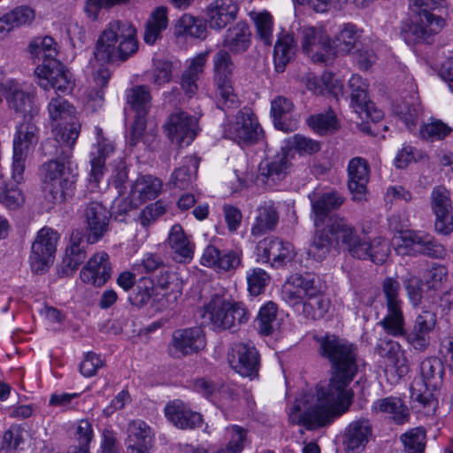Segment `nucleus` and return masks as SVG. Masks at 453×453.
Returning a JSON list of instances; mask_svg holds the SVG:
<instances>
[{
	"label": "nucleus",
	"mask_w": 453,
	"mask_h": 453,
	"mask_svg": "<svg viewBox=\"0 0 453 453\" xmlns=\"http://www.w3.org/2000/svg\"><path fill=\"white\" fill-rule=\"evenodd\" d=\"M314 339L319 355L330 364L329 381L297 399L288 413L292 423L302 424L307 429L330 424L349 410L354 397L349 385L358 371L353 344L335 334Z\"/></svg>",
	"instance_id": "nucleus-1"
},
{
	"label": "nucleus",
	"mask_w": 453,
	"mask_h": 453,
	"mask_svg": "<svg viewBox=\"0 0 453 453\" xmlns=\"http://www.w3.org/2000/svg\"><path fill=\"white\" fill-rule=\"evenodd\" d=\"M138 50L134 26L126 20L109 22L100 34L94 56L103 63L126 61Z\"/></svg>",
	"instance_id": "nucleus-2"
},
{
	"label": "nucleus",
	"mask_w": 453,
	"mask_h": 453,
	"mask_svg": "<svg viewBox=\"0 0 453 453\" xmlns=\"http://www.w3.org/2000/svg\"><path fill=\"white\" fill-rule=\"evenodd\" d=\"M202 317L215 329L236 331L248 323L250 312L243 303L216 294L204 303Z\"/></svg>",
	"instance_id": "nucleus-3"
},
{
	"label": "nucleus",
	"mask_w": 453,
	"mask_h": 453,
	"mask_svg": "<svg viewBox=\"0 0 453 453\" xmlns=\"http://www.w3.org/2000/svg\"><path fill=\"white\" fill-rule=\"evenodd\" d=\"M48 111L52 121L59 122L53 127V142L63 143L61 151H57V155L64 158L71 157L81 130V125L75 120L74 108L65 98L56 96L50 99Z\"/></svg>",
	"instance_id": "nucleus-4"
},
{
	"label": "nucleus",
	"mask_w": 453,
	"mask_h": 453,
	"mask_svg": "<svg viewBox=\"0 0 453 453\" xmlns=\"http://www.w3.org/2000/svg\"><path fill=\"white\" fill-rule=\"evenodd\" d=\"M58 144V147L54 152L57 158L45 162L40 168L43 189L54 203H61L72 196L75 183L74 175L65 167L71 157L64 158L63 156L57 155V151L59 153L63 146V143Z\"/></svg>",
	"instance_id": "nucleus-5"
},
{
	"label": "nucleus",
	"mask_w": 453,
	"mask_h": 453,
	"mask_svg": "<svg viewBox=\"0 0 453 453\" xmlns=\"http://www.w3.org/2000/svg\"><path fill=\"white\" fill-rule=\"evenodd\" d=\"M213 88L217 104L220 109L236 107L238 100L233 87L234 64L230 54L224 49L213 56Z\"/></svg>",
	"instance_id": "nucleus-6"
},
{
	"label": "nucleus",
	"mask_w": 453,
	"mask_h": 453,
	"mask_svg": "<svg viewBox=\"0 0 453 453\" xmlns=\"http://www.w3.org/2000/svg\"><path fill=\"white\" fill-rule=\"evenodd\" d=\"M39 141L38 128L30 120H25L17 127L13 138L12 179L20 183L24 179L27 155L34 150Z\"/></svg>",
	"instance_id": "nucleus-7"
},
{
	"label": "nucleus",
	"mask_w": 453,
	"mask_h": 453,
	"mask_svg": "<svg viewBox=\"0 0 453 453\" xmlns=\"http://www.w3.org/2000/svg\"><path fill=\"white\" fill-rule=\"evenodd\" d=\"M328 227L335 242L344 247L349 255L358 259H367L369 242L363 240L348 219L339 216L328 219Z\"/></svg>",
	"instance_id": "nucleus-8"
},
{
	"label": "nucleus",
	"mask_w": 453,
	"mask_h": 453,
	"mask_svg": "<svg viewBox=\"0 0 453 453\" xmlns=\"http://www.w3.org/2000/svg\"><path fill=\"white\" fill-rule=\"evenodd\" d=\"M59 234L51 227L40 229L31 246L29 256L30 268L34 273L46 271L53 263Z\"/></svg>",
	"instance_id": "nucleus-9"
},
{
	"label": "nucleus",
	"mask_w": 453,
	"mask_h": 453,
	"mask_svg": "<svg viewBox=\"0 0 453 453\" xmlns=\"http://www.w3.org/2000/svg\"><path fill=\"white\" fill-rule=\"evenodd\" d=\"M1 91L9 109L23 115L24 119H32L39 113L35 103V93L27 89L23 84L15 81H7L1 85Z\"/></svg>",
	"instance_id": "nucleus-10"
},
{
	"label": "nucleus",
	"mask_w": 453,
	"mask_h": 453,
	"mask_svg": "<svg viewBox=\"0 0 453 453\" xmlns=\"http://www.w3.org/2000/svg\"><path fill=\"white\" fill-rule=\"evenodd\" d=\"M35 73L38 79V86L45 90L53 88L61 93H70L74 87L72 73L58 61L38 65Z\"/></svg>",
	"instance_id": "nucleus-11"
},
{
	"label": "nucleus",
	"mask_w": 453,
	"mask_h": 453,
	"mask_svg": "<svg viewBox=\"0 0 453 453\" xmlns=\"http://www.w3.org/2000/svg\"><path fill=\"white\" fill-rule=\"evenodd\" d=\"M163 128L172 142L188 146L197 134V119L182 111H176L169 115Z\"/></svg>",
	"instance_id": "nucleus-12"
},
{
	"label": "nucleus",
	"mask_w": 453,
	"mask_h": 453,
	"mask_svg": "<svg viewBox=\"0 0 453 453\" xmlns=\"http://www.w3.org/2000/svg\"><path fill=\"white\" fill-rule=\"evenodd\" d=\"M224 135L240 145H245L257 142L262 129L252 113L244 110L238 111L234 120L226 125Z\"/></svg>",
	"instance_id": "nucleus-13"
},
{
	"label": "nucleus",
	"mask_w": 453,
	"mask_h": 453,
	"mask_svg": "<svg viewBox=\"0 0 453 453\" xmlns=\"http://www.w3.org/2000/svg\"><path fill=\"white\" fill-rule=\"evenodd\" d=\"M303 50L315 63H326L333 56L331 39L321 27H304L301 29Z\"/></svg>",
	"instance_id": "nucleus-14"
},
{
	"label": "nucleus",
	"mask_w": 453,
	"mask_h": 453,
	"mask_svg": "<svg viewBox=\"0 0 453 453\" xmlns=\"http://www.w3.org/2000/svg\"><path fill=\"white\" fill-rule=\"evenodd\" d=\"M369 84L358 74H353L349 80L350 106L361 119L377 121L382 118V111L375 107L368 93Z\"/></svg>",
	"instance_id": "nucleus-15"
},
{
	"label": "nucleus",
	"mask_w": 453,
	"mask_h": 453,
	"mask_svg": "<svg viewBox=\"0 0 453 453\" xmlns=\"http://www.w3.org/2000/svg\"><path fill=\"white\" fill-rule=\"evenodd\" d=\"M320 290L319 279L315 275L296 273L288 280L283 295L286 301L295 306L304 303L311 297H316Z\"/></svg>",
	"instance_id": "nucleus-16"
},
{
	"label": "nucleus",
	"mask_w": 453,
	"mask_h": 453,
	"mask_svg": "<svg viewBox=\"0 0 453 453\" xmlns=\"http://www.w3.org/2000/svg\"><path fill=\"white\" fill-rule=\"evenodd\" d=\"M228 362L233 370L242 377L254 379L258 375L259 354L251 343H235L228 354Z\"/></svg>",
	"instance_id": "nucleus-17"
},
{
	"label": "nucleus",
	"mask_w": 453,
	"mask_h": 453,
	"mask_svg": "<svg viewBox=\"0 0 453 453\" xmlns=\"http://www.w3.org/2000/svg\"><path fill=\"white\" fill-rule=\"evenodd\" d=\"M81 218L88 232V242H98L109 230L111 212L100 202L90 201L85 203Z\"/></svg>",
	"instance_id": "nucleus-18"
},
{
	"label": "nucleus",
	"mask_w": 453,
	"mask_h": 453,
	"mask_svg": "<svg viewBox=\"0 0 453 453\" xmlns=\"http://www.w3.org/2000/svg\"><path fill=\"white\" fill-rule=\"evenodd\" d=\"M257 255L260 261L280 267L291 262L295 257L293 245L277 237H266L257 245Z\"/></svg>",
	"instance_id": "nucleus-19"
},
{
	"label": "nucleus",
	"mask_w": 453,
	"mask_h": 453,
	"mask_svg": "<svg viewBox=\"0 0 453 453\" xmlns=\"http://www.w3.org/2000/svg\"><path fill=\"white\" fill-rule=\"evenodd\" d=\"M431 205L436 218V231L443 234H449L453 230L449 191L442 186L434 188L431 194Z\"/></svg>",
	"instance_id": "nucleus-20"
},
{
	"label": "nucleus",
	"mask_w": 453,
	"mask_h": 453,
	"mask_svg": "<svg viewBox=\"0 0 453 453\" xmlns=\"http://www.w3.org/2000/svg\"><path fill=\"white\" fill-rule=\"evenodd\" d=\"M424 4L425 0H409V19L403 22L401 30L403 40L409 45H416L424 40Z\"/></svg>",
	"instance_id": "nucleus-21"
},
{
	"label": "nucleus",
	"mask_w": 453,
	"mask_h": 453,
	"mask_svg": "<svg viewBox=\"0 0 453 453\" xmlns=\"http://www.w3.org/2000/svg\"><path fill=\"white\" fill-rule=\"evenodd\" d=\"M205 345V336L201 327L177 329L173 333L171 342V346L175 352L171 354L191 355L203 349Z\"/></svg>",
	"instance_id": "nucleus-22"
},
{
	"label": "nucleus",
	"mask_w": 453,
	"mask_h": 453,
	"mask_svg": "<svg viewBox=\"0 0 453 453\" xmlns=\"http://www.w3.org/2000/svg\"><path fill=\"white\" fill-rule=\"evenodd\" d=\"M203 266L218 273L234 271L241 265L242 253L234 250H220L215 246H207L201 257Z\"/></svg>",
	"instance_id": "nucleus-23"
},
{
	"label": "nucleus",
	"mask_w": 453,
	"mask_h": 453,
	"mask_svg": "<svg viewBox=\"0 0 453 453\" xmlns=\"http://www.w3.org/2000/svg\"><path fill=\"white\" fill-rule=\"evenodd\" d=\"M111 273L109 256L106 252L100 251L88 259L81 271L80 278L84 283L101 287L109 280Z\"/></svg>",
	"instance_id": "nucleus-24"
},
{
	"label": "nucleus",
	"mask_w": 453,
	"mask_h": 453,
	"mask_svg": "<svg viewBox=\"0 0 453 453\" xmlns=\"http://www.w3.org/2000/svg\"><path fill=\"white\" fill-rule=\"evenodd\" d=\"M88 242L80 230H73L65 248L61 272L64 275L73 274L87 257Z\"/></svg>",
	"instance_id": "nucleus-25"
},
{
	"label": "nucleus",
	"mask_w": 453,
	"mask_h": 453,
	"mask_svg": "<svg viewBox=\"0 0 453 453\" xmlns=\"http://www.w3.org/2000/svg\"><path fill=\"white\" fill-rule=\"evenodd\" d=\"M165 415L174 426L183 430L199 427L203 422L202 415L180 400L169 402L165 407Z\"/></svg>",
	"instance_id": "nucleus-26"
},
{
	"label": "nucleus",
	"mask_w": 453,
	"mask_h": 453,
	"mask_svg": "<svg viewBox=\"0 0 453 453\" xmlns=\"http://www.w3.org/2000/svg\"><path fill=\"white\" fill-rule=\"evenodd\" d=\"M294 111V104L283 96H279L271 102V115L274 127L285 133L293 132L298 127L299 119Z\"/></svg>",
	"instance_id": "nucleus-27"
},
{
	"label": "nucleus",
	"mask_w": 453,
	"mask_h": 453,
	"mask_svg": "<svg viewBox=\"0 0 453 453\" xmlns=\"http://www.w3.org/2000/svg\"><path fill=\"white\" fill-rule=\"evenodd\" d=\"M370 168L366 159L356 157L348 165V187L353 199L361 201L365 193L369 181Z\"/></svg>",
	"instance_id": "nucleus-28"
},
{
	"label": "nucleus",
	"mask_w": 453,
	"mask_h": 453,
	"mask_svg": "<svg viewBox=\"0 0 453 453\" xmlns=\"http://www.w3.org/2000/svg\"><path fill=\"white\" fill-rule=\"evenodd\" d=\"M291 163L285 152L277 154L271 160L260 163L257 180L267 186H273L288 174Z\"/></svg>",
	"instance_id": "nucleus-29"
},
{
	"label": "nucleus",
	"mask_w": 453,
	"mask_h": 453,
	"mask_svg": "<svg viewBox=\"0 0 453 453\" xmlns=\"http://www.w3.org/2000/svg\"><path fill=\"white\" fill-rule=\"evenodd\" d=\"M153 437L150 427L144 421L130 422L126 440L127 453H149L152 447Z\"/></svg>",
	"instance_id": "nucleus-30"
},
{
	"label": "nucleus",
	"mask_w": 453,
	"mask_h": 453,
	"mask_svg": "<svg viewBox=\"0 0 453 453\" xmlns=\"http://www.w3.org/2000/svg\"><path fill=\"white\" fill-rule=\"evenodd\" d=\"M388 220L390 227L398 232V234L395 235L392 241V245L398 255L411 256L423 252L425 244L422 236L411 230H400L396 224L395 215H392Z\"/></svg>",
	"instance_id": "nucleus-31"
},
{
	"label": "nucleus",
	"mask_w": 453,
	"mask_h": 453,
	"mask_svg": "<svg viewBox=\"0 0 453 453\" xmlns=\"http://www.w3.org/2000/svg\"><path fill=\"white\" fill-rule=\"evenodd\" d=\"M238 6L234 0H216L208 7V22L211 28L222 29L236 18Z\"/></svg>",
	"instance_id": "nucleus-32"
},
{
	"label": "nucleus",
	"mask_w": 453,
	"mask_h": 453,
	"mask_svg": "<svg viewBox=\"0 0 453 453\" xmlns=\"http://www.w3.org/2000/svg\"><path fill=\"white\" fill-rule=\"evenodd\" d=\"M372 435V427L369 420L360 419L349 425L345 434V446L348 452L359 453L368 442Z\"/></svg>",
	"instance_id": "nucleus-33"
},
{
	"label": "nucleus",
	"mask_w": 453,
	"mask_h": 453,
	"mask_svg": "<svg viewBox=\"0 0 453 453\" xmlns=\"http://www.w3.org/2000/svg\"><path fill=\"white\" fill-rule=\"evenodd\" d=\"M430 375L433 382L426 381V390H431L429 396L426 395V415L430 412L435 413L440 404L441 390L442 383L443 365L440 358L433 357L428 359ZM426 374V380H428Z\"/></svg>",
	"instance_id": "nucleus-34"
},
{
	"label": "nucleus",
	"mask_w": 453,
	"mask_h": 453,
	"mask_svg": "<svg viewBox=\"0 0 453 453\" xmlns=\"http://www.w3.org/2000/svg\"><path fill=\"white\" fill-rule=\"evenodd\" d=\"M362 35V30L352 23H344L339 27L338 32L331 41L333 55L350 53L357 46Z\"/></svg>",
	"instance_id": "nucleus-35"
},
{
	"label": "nucleus",
	"mask_w": 453,
	"mask_h": 453,
	"mask_svg": "<svg viewBox=\"0 0 453 453\" xmlns=\"http://www.w3.org/2000/svg\"><path fill=\"white\" fill-rule=\"evenodd\" d=\"M162 188L163 182L160 179L152 175H142L132 185L131 195L134 201L142 203L157 197Z\"/></svg>",
	"instance_id": "nucleus-36"
},
{
	"label": "nucleus",
	"mask_w": 453,
	"mask_h": 453,
	"mask_svg": "<svg viewBox=\"0 0 453 453\" xmlns=\"http://www.w3.org/2000/svg\"><path fill=\"white\" fill-rule=\"evenodd\" d=\"M279 220V215L275 204L272 201L265 202L257 209L255 222L251 227L254 236H261L273 231Z\"/></svg>",
	"instance_id": "nucleus-37"
},
{
	"label": "nucleus",
	"mask_w": 453,
	"mask_h": 453,
	"mask_svg": "<svg viewBox=\"0 0 453 453\" xmlns=\"http://www.w3.org/2000/svg\"><path fill=\"white\" fill-rule=\"evenodd\" d=\"M208 52L196 55L188 61L187 69L181 76L180 87L187 96H193L197 91V80L203 72L207 61Z\"/></svg>",
	"instance_id": "nucleus-38"
},
{
	"label": "nucleus",
	"mask_w": 453,
	"mask_h": 453,
	"mask_svg": "<svg viewBox=\"0 0 453 453\" xmlns=\"http://www.w3.org/2000/svg\"><path fill=\"white\" fill-rule=\"evenodd\" d=\"M168 243L175 254L174 258L178 262H189L193 258L194 245L189 242L181 226L177 224L172 226L168 236Z\"/></svg>",
	"instance_id": "nucleus-39"
},
{
	"label": "nucleus",
	"mask_w": 453,
	"mask_h": 453,
	"mask_svg": "<svg viewBox=\"0 0 453 453\" xmlns=\"http://www.w3.org/2000/svg\"><path fill=\"white\" fill-rule=\"evenodd\" d=\"M344 202V197L336 191L324 193L316 201L312 202L314 214V226L319 227L324 225L332 210L339 208Z\"/></svg>",
	"instance_id": "nucleus-40"
},
{
	"label": "nucleus",
	"mask_w": 453,
	"mask_h": 453,
	"mask_svg": "<svg viewBox=\"0 0 453 453\" xmlns=\"http://www.w3.org/2000/svg\"><path fill=\"white\" fill-rule=\"evenodd\" d=\"M35 18V11L28 6H19L0 18V35L21 26L30 25Z\"/></svg>",
	"instance_id": "nucleus-41"
},
{
	"label": "nucleus",
	"mask_w": 453,
	"mask_h": 453,
	"mask_svg": "<svg viewBox=\"0 0 453 453\" xmlns=\"http://www.w3.org/2000/svg\"><path fill=\"white\" fill-rule=\"evenodd\" d=\"M373 410L388 414L389 418L398 425L405 423L410 417L408 407L401 398L395 396L377 400L373 403Z\"/></svg>",
	"instance_id": "nucleus-42"
},
{
	"label": "nucleus",
	"mask_w": 453,
	"mask_h": 453,
	"mask_svg": "<svg viewBox=\"0 0 453 453\" xmlns=\"http://www.w3.org/2000/svg\"><path fill=\"white\" fill-rule=\"evenodd\" d=\"M168 26L167 9L164 6L156 8L148 19L143 39L148 44H154L157 40L161 38V33L166 29Z\"/></svg>",
	"instance_id": "nucleus-43"
},
{
	"label": "nucleus",
	"mask_w": 453,
	"mask_h": 453,
	"mask_svg": "<svg viewBox=\"0 0 453 453\" xmlns=\"http://www.w3.org/2000/svg\"><path fill=\"white\" fill-rule=\"evenodd\" d=\"M296 55V42L291 35H281L274 46L273 58L275 69L278 73H282L286 65L294 58Z\"/></svg>",
	"instance_id": "nucleus-44"
},
{
	"label": "nucleus",
	"mask_w": 453,
	"mask_h": 453,
	"mask_svg": "<svg viewBox=\"0 0 453 453\" xmlns=\"http://www.w3.org/2000/svg\"><path fill=\"white\" fill-rule=\"evenodd\" d=\"M114 145L106 138L98 137L96 155L92 154L90 181L97 183L104 175V164L106 157L113 153Z\"/></svg>",
	"instance_id": "nucleus-45"
},
{
	"label": "nucleus",
	"mask_w": 453,
	"mask_h": 453,
	"mask_svg": "<svg viewBox=\"0 0 453 453\" xmlns=\"http://www.w3.org/2000/svg\"><path fill=\"white\" fill-rule=\"evenodd\" d=\"M250 35L248 27L238 23L226 31L224 46L234 53L245 51L250 46Z\"/></svg>",
	"instance_id": "nucleus-46"
},
{
	"label": "nucleus",
	"mask_w": 453,
	"mask_h": 453,
	"mask_svg": "<svg viewBox=\"0 0 453 453\" xmlns=\"http://www.w3.org/2000/svg\"><path fill=\"white\" fill-rule=\"evenodd\" d=\"M332 238L334 237L329 231L328 222L326 226L321 225L316 227L312 242L309 248V255L317 261L323 260L330 251Z\"/></svg>",
	"instance_id": "nucleus-47"
},
{
	"label": "nucleus",
	"mask_w": 453,
	"mask_h": 453,
	"mask_svg": "<svg viewBox=\"0 0 453 453\" xmlns=\"http://www.w3.org/2000/svg\"><path fill=\"white\" fill-rule=\"evenodd\" d=\"M387 314L378 323L384 331L394 337L402 336L405 334V321L403 307H386Z\"/></svg>",
	"instance_id": "nucleus-48"
},
{
	"label": "nucleus",
	"mask_w": 453,
	"mask_h": 453,
	"mask_svg": "<svg viewBox=\"0 0 453 453\" xmlns=\"http://www.w3.org/2000/svg\"><path fill=\"white\" fill-rule=\"evenodd\" d=\"M93 438L91 423L88 419L79 420L74 433L76 444L72 445L67 453H89V445Z\"/></svg>",
	"instance_id": "nucleus-49"
},
{
	"label": "nucleus",
	"mask_w": 453,
	"mask_h": 453,
	"mask_svg": "<svg viewBox=\"0 0 453 453\" xmlns=\"http://www.w3.org/2000/svg\"><path fill=\"white\" fill-rule=\"evenodd\" d=\"M150 93L146 86H136L127 94V104L134 109L137 116L144 117L150 107Z\"/></svg>",
	"instance_id": "nucleus-50"
},
{
	"label": "nucleus",
	"mask_w": 453,
	"mask_h": 453,
	"mask_svg": "<svg viewBox=\"0 0 453 453\" xmlns=\"http://www.w3.org/2000/svg\"><path fill=\"white\" fill-rule=\"evenodd\" d=\"M29 50L35 58L43 60L42 64L57 61V43L50 36L35 39L29 43Z\"/></svg>",
	"instance_id": "nucleus-51"
},
{
	"label": "nucleus",
	"mask_w": 453,
	"mask_h": 453,
	"mask_svg": "<svg viewBox=\"0 0 453 453\" xmlns=\"http://www.w3.org/2000/svg\"><path fill=\"white\" fill-rule=\"evenodd\" d=\"M186 164L176 169L171 177L170 183L174 188H188L193 182L198 162L194 157H186Z\"/></svg>",
	"instance_id": "nucleus-52"
},
{
	"label": "nucleus",
	"mask_w": 453,
	"mask_h": 453,
	"mask_svg": "<svg viewBox=\"0 0 453 453\" xmlns=\"http://www.w3.org/2000/svg\"><path fill=\"white\" fill-rule=\"evenodd\" d=\"M330 300L323 296L322 290L316 297H311L303 303V313L310 319L318 320L325 317L330 309Z\"/></svg>",
	"instance_id": "nucleus-53"
},
{
	"label": "nucleus",
	"mask_w": 453,
	"mask_h": 453,
	"mask_svg": "<svg viewBox=\"0 0 453 453\" xmlns=\"http://www.w3.org/2000/svg\"><path fill=\"white\" fill-rule=\"evenodd\" d=\"M246 438L247 431L244 428L237 425L227 427L226 429L227 443L215 453H241L244 448Z\"/></svg>",
	"instance_id": "nucleus-54"
},
{
	"label": "nucleus",
	"mask_w": 453,
	"mask_h": 453,
	"mask_svg": "<svg viewBox=\"0 0 453 453\" xmlns=\"http://www.w3.org/2000/svg\"><path fill=\"white\" fill-rule=\"evenodd\" d=\"M111 73L108 67L101 65L92 73V81L94 85L88 93L89 100L102 103L104 101V88L107 87Z\"/></svg>",
	"instance_id": "nucleus-55"
},
{
	"label": "nucleus",
	"mask_w": 453,
	"mask_h": 453,
	"mask_svg": "<svg viewBox=\"0 0 453 453\" xmlns=\"http://www.w3.org/2000/svg\"><path fill=\"white\" fill-rule=\"evenodd\" d=\"M277 306L268 302L259 310L257 315L258 331L262 335H270L276 329Z\"/></svg>",
	"instance_id": "nucleus-56"
},
{
	"label": "nucleus",
	"mask_w": 453,
	"mask_h": 453,
	"mask_svg": "<svg viewBox=\"0 0 453 453\" xmlns=\"http://www.w3.org/2000/svg\"><path fill=\"white\" fill-rule=\"evenodd\" d=\"M155 283L150 278L142 277L134 286L129 301L133 305L142 307L146 305L154 296Z\"/></svg>",
	"instance_id": "nucleus-57"
},
{
	"label": "nucleus",
	"mask_w": 453,
	"mask_h": 453,
	"mask_svg": "<svg viewBox=\"0 0 453 453\" xmlns=\"http://www.w3.org/2000/svg\"><path fill=\"white\" fill-rule=\"evenodd\" d=\"M180 33L195 38L203 39L206 35V25L203 19L184 14L178 22Z\"/></svg>",
	"instance_id": "nucleus-58"
},
{
	"label": "nucleus",
	"mask_w": 453,
	"mask_h": 453,
	"mask_svg": "<svg viewBox=\"0 0 453 453\" xmlns=\"http://www.w3.org/2000/svg\"><path fill=\"white\" fill-rule=\"evenodd\" d=\"M453 128L440 119L431 117L426 122V139L431 142H442L449 137Z\"/></svg>",
	"instance_id": "nucleus-59"
},
{
	"label": "nucleus",
	"mask_w": 453,
	"mask_h": 453,
	"mask_svg": "<svg viewBox=\"0 0 453 453\" xmlns=\"http://www.w3.org/2000/svg\"><path fill=\"white\" fill-rule=\"evenodd\" d=\"M446 7L426 9V37L438 35L446 26Z\"/></svg>",
	"instance_id": "nucleus-60"
},
{
	"label": "nucleus",
	"mask_w": 453,
	"mask_h": 453,
	"mask_svg": "<svg viewBox=\"0 0 453 453\" xmlns=\"http://www.w3.org/2000/svg\"><path fill=\"white\" fill-rule=\"evenodd\" d=\"M402 441L407 453H424L425 429L415 427L402 435Z\"/></svg>",
	"instance_id": "nucleus-61"
},
{
	"label": "nucleus",
	"mask_w": 453,
	"mask_h": 453,
	"mask_svg": "<svg viewBox=\"0 0 453 453\" xmlns=\"http://www.w3.org/2000/svg\"><path fill=\"white\" fill-rule=\"evenodd\" d=\"M400 283L397 279L387 277L382 281V293L386 300V307H403L400 298Z\"/></svg>",
	"instance_id": "nucleus-62"
},
{
	"label": "nucleus",
	"mask_w": 453,
	"mask_h": 453,
	"mask_svg": "<svg viewBox=\"0 0 453 453\" xmlns=\"http://www.w3.org/2000/svg\"><path fill=\"white\" fill-rule=\"evenodd\" d=\"M269 280L270 276L264 269L253 268L247 272L248 290L252 296L263 293Z\"/></svg>",
	"instance_id": "nucleus-63"
},
{
	"label": "nucleus",
	"mask_w": 453,
	"mask_h": 453,
	"mask_svg": "<svg viewBox=\"0 0 453 453\" xmlns=\"http://www.w3.org/2000/svg\"><path fill=\"white\" fill-rule=\"evenodd\" d=\"M369 255L367 259H370L374 264H383L389 255V245L385 238L376 237L369 242Z\"/></svg>",
	"instance_id": "nucleus-64"
}]
</instances>
